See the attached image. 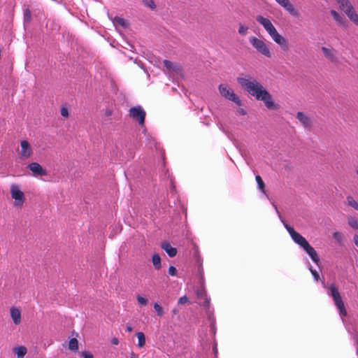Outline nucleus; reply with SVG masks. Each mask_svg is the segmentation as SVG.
Returning a JSON list of instances; mask_svg holds the SVG:
<instances>
[{
  "label": "nucleus",
  "instance_id": "obj_2",
  "mask_svg": "<svg viewBox=\"0 0 358 358\" xmlns=\"http://www.w3.org/2000/svg\"><path fill=\"white\" fill-rule=\"evenodd\" d=\"M256 20L264 27L271 38L280 45L283 51H287L289 50L288 40L278 32L269 19L262 15H258L256 17Z\"/></svg>",
  "mask_w": 358,
  "mask_h": 358
},
{
  "label": "nucleus",
  "instance_id": "obj_48",
  "mask_svg": "<svg viewBox=\"0 0 358 358\" xmlns=\"http://www.w3.org/2000/svg\"><path fill=\"white\" fill-rule=\"evenodd\" d=\"M309 270H310V273H312V275H313V268L311 265H309Z\"/></svg>",
  "mask_w": 358,
  "mask_h": 358
},
{
  "label": "nucleus",
  "instance_id": "obj_25",
  "mask_svg": "<svg viewBox=\"0 0 358 358\" xmlns=\"http://www.w3.org/2000/svg\"><path fill=\"white\" fill-rule=\"evenodd\" d=\"M337 3L339 4L341 9L343 11H345V9H348V8L352 6L349 0H340Z\"/></svg>",
  "mask_w": 358,
  "mask_h": 358
},
{
  "label": "nucleus",
  "instance_id": "obj_12",
  "mask_svg": "<svg viewBox=\"0 0 358 358\" xmlns=\"http://www.w3.org/2000/svg\"><path fill=\"white\" fill-rule=\"evenodd\" d=\"M28 168L36 177L47 175V171L38 163L32 162L29 164Z\"/></svg>",
  "mask_w": 358,
  "mask_h": 358
},
{
  "label": "nucleus",
  "instance_id": "obj_39",
  "mask_svg": "<svg viewBox=\"0 0 358 358\" xmlns=\"http://www.w3.org/2000/svg\"><path fill=\"white\" fill-rule=\"evenodd\" d=\"M314 260H315V264H316L320 267V264H319L320 259H319V257L317 255L315 251V258H314Z\"/></svg>",
  "mask_w": 358,
  "mask_h": 358
},
{
  "label": "nucleus",
  "instance_id": "obj_51",
  "mask_svg": "<svg viewBox=\"0 0 358 358\" xmlns=\"http://www.w3.org/2000/svg\"><path fill=\"white\" fill-rule=\"evenodd\" d=\"M211 329H214V326H213V324H212Z\"/></svg>",
  "mask_w": 358,
  "mask_h": 358
},
{
  "label": "nucleus",
  "instance_id": "obj_5",
  "mask_svg": "<svg viewBox=\"0 0 358 358\" xmlns=\"http://www.w3.org/2000/svg\"><path fill=\"white\" fill-rule=\"evenodd\" d=\"M249 41L252 45L254 48L257 50V52L264 55L266 57H271L272 54L270 51L268 45L261 39L257 38L255 36H251L249 38Z\"/></svg>",
  "mask_w": 358,
  "mask_h": 358
},
{
  "label": "nucleus",
  "instance_id": "obj_50",
  "mask_svg": "<svg viewBox=\"0 0 358 358\" xmlns=\"http://www.w3.org/2000/svg\"><path fill=\"white\" fill-rule=\"evenodd\" d=\"M213 351H214V352H215V354L217 353V348H216V346H214V347H213Z\"/></svg>",
  "mask_w": 358,
  "mask_h": 358
},
{
  "label": "nucleus",
  "instance_id": "obj_47",
  "mask_svg": "<svg viewBox=\"0 0 358 358\" xmlns=\"http://www.w3.org/2000/svg\"><path fill=\"white\" fill-rule=\"evenodd\" d=\"M131 358H138V355H136V354H134V352H132L131 354Z\"/></svg>",
  "mask_w": 358,
  "mask_h": 358
},
{
  "label": "nucleus",
  "instance_id": "obj_21",
  "mask_svg": "<svg viewBox=\"0 0 358 358\" xmlns=\"http://www.w3.org/2000/svg\"><path fill=\"white\" fill-rule=\"evenodd\" d=\"M14 351L17 355V358H23L27 352V348L24 346H19L15 348Z\"/></svg>",
  "mask_w": 358,
  "mask_h": 358
},
{
  "label": "nucleus",
  "instance_id": "obj_24",
  "mask_svg": "<svg viewBox=\"0 0 358 358\" xmlns=\"http://www.w3.org/2000/svg\"><path fill=\"white\" fill-rule=\"evenodd\" d=\"M138 338V346L143 348L145 344V337L143 332H138L136 334Z\"/></svg>",
  "mask_w": 358,
  "mask_h": 358
},
{
  "label": "nucleus",
  "instance_id": "obj_26",
  "mask_svg": "<svg viewBox=\"0 0 358 358\" xmlns=\"http://www.w3.org/2000/svg\"><path fill=\"white\" fill-rule=\"evenodd\" d=\"M333 238L336 241V243L339 245L342 244V242L344 240V236L342 233L338 231H335L333 233Z\"/></svg>",
  "mask_w": 358,
  "mask_h": 358
},
{
  "label": "nucleus",
  "instance_id": "obj_44",
  "mask_svg": "<svg viewBox=\"0 0 358 358\" xmlns=\"http://www.w3.org/2000/svg\"><path fill=\"white\" fill-rule=\"evenodd\" d=\"M319 279H320V275H319L318 273L316 271H315V280L317 281Z\"/></svg>",
  "mask_w": 358,
  "mask_h": 358
},
{
  "label": "nucleus",
  "instance_id": "obj_41",
  "mask_svg": "<svg viewBox=\"0 0 358 358\" xmlns=\"http://www.w3.org/2000/svg\"><path fill=\"white\" fill-rule=\"evenodd\" d=\"M288 0H275V1L281 6H282Z\"/></svg>",
  "mask_w": 358,
  "mask_h": 358
},
{
  "label": "nucleus",
  "instance_id": "obj_3",
  "mask_svg": "<svg viewBox=\"0 0 358 358\" xmlns=\"http://www.w3.org/2000/svg\"><path fill=\"white\" fill-rule=\"evenodd\" d=\"M273 206L278 215V217L283 224L285 229L287 230L288 233L289 234L292 239L300 245L310 256V257L313 260V248L310 245L308 242L306 240L304 237H303L300 234H299L297 231L294 230V229L289 226L281 217L280 212L278 210V208L276 205L273 203Z\"/></svg>",
  "mask_w": 358,
  "mask_h": 358
},
{
  "label": "nucleus",
  "instance_id": "obj_16",
  "mask_svg": "<svg viewBox=\"0 0 358 358\" xmlns=\"http://www.w3.org/2000/svg\"><path fill=\"white\" fill-rule=\"evenodd\" d=\"M162 248L168 254L170 257H173L177 255V249L176 248H173L167 242H164L162 244Z\"/></svg>",
  "mask_w": 358,
  "mask_h": 358
},
{
  "label": "nucleus",
  "instance_id": "obj_42",
  "mask_svg": "<svg viewBox=\"0 0 358 358\" xmlns=\"http://www.w3.org/2000/svg\"><path fill=\"white\" fill-rule=\"evenodd\" d=\"M111 343H112L113 345H118V343H119V341H118V339H117V338H113V339H112Z\"/></svg>",
  "mask_w": 358,
  "mask_h": 358
},
{
  "label": "nucleus",
  "instance_id": "obj_9",
  "mask_svg": "<svg viewBox=\"0 0 358 358\" xmlns=\"http://www.w3.org/2000/svg\"><path fill=\"white\" fill-rule=\"evenodd\" d=\"M21 149L18 150L20 158L22 160L27 159L32 155V149L29 143L23 140L20 143Z\"/></svg>",
  "mask_w": 358,
  "mask_h": 358
},
{
  "label": "nucleus",
  "instance_id": "obj_35",
  "mask_svg": "<svg viewBox=\"0 0 358 358\" xmlns=\"http://www.w3.org/2000/svg\"><path fill=\"white\" fill-rule=\"evenodd\" d=\"M61 115L63 117H67L69 116V110L66 108L63 107L61 108Z\"/></svg>",
  "mask_w": 358,
  "mask_h": 358
},
{
  "label": "nucleus",
  "instance_id": "obj_52",
  "mask_svg": "<svg viewBox=\"0 0 358 358\" xmlns=\"http://www.w3.org/2000/svg\"><path fill=\"white\" fill-rule=\"evenodd\" d=\"M357 173L358 174V169H357Z\"/></svg>",
  "mask_w": 358,
  "mask_h": 358
},
{
  "label": "nucleus",
  "instance_id": "obj_13",
  "mask_svg": "<svg viewBox=\"0 0 358 358\" xmlns=\"http://www.w3.org/2000/svg\"><path fill=\"white\" fill-rule=\"evenodd\" d=\"M296 118L302 124V125L306 128L310 129L311 127V120L310 119L303 114L301 112L297 113Z\"/></svg>",
  "mask_w": 358,
  "mask_h": 358
},
{
  "label": "nucleus",
  "instance_id": "obj_15",
  "mask_svg": "<svg viewBox=\"0 0 358 358\" xmlns=\"http://www.w3.org/2000/svg\"><path fill=\"white\" fill-rule=\"evenodd\" d=\"M344 12L352 22L358 25V14L354 10L353 6L345 9Z\"/></svg>",
  "mask_w": 358,
  "mask_h": 358
},
{
  "label": "nucleus",
  "instance_id": "obj_45",
  "mask_svg": "<svg viewBox=\"0 0 358 358\" xmlns=\"http://www.w3.org/2000/svg\"><path fill=\"white\" fill-rule=\"evenodd\" d=\"M132 330H133V328H132V327H131V326H130V325L127 326V331L130 332V331H131Z\"/></svg>",
  "mask_w": 358,
  "mask_h": 358
},
{
  "label": "nucleus",
  "instance_id": "obj_11",
  "mask_svg": "<svg viewBox=\"0 0 358 358\" xmlns=\"http://www.w3.org/2000/svg\"><path fill=\"white\" fill-rule=\"evenodd\" d=\"M196 295L199 300H202V301L199 302V304L204 308H208L210 299L207 296L205 289L201 287V289H198L196 292Z\"/></svg>",
  "mask_w": 358,
  "mask_h": 358
},
{
  "label": "nucleus",
  "instance_id": "obj_30",
  "mask_svg": "<svg viewBox=\"0 0 358 358\" xmlns=\"http://www.w3.org/2000/svg\"><path fill=\"white\" fill-rule=\"evenodd\" d=\"M255 179H256V181L257 182L259 189H261L264 192L265 185H264V182H263L262 178L259 176H256Z\"/></svg>",
  "mask_w": 358,
  "mask_h": 358
},
{
  "label": "nucleus",
  "instance_id": "obj_14",
  "mask_svg": "<svg viewBox=\"0 0 358 358\" xmlns=\"http://www.w3.org/2000/svg\"><path fill=\"white\" fill-rule=\"evenodd\" d=\"M10 313L13 322L15 324H19L21 322V313L18 308L12 307L10 310Z\"/></svg>",
  "mask_w": 358,
  "mask_h": 358
},
{
  "label": "nucleus",
  "instance_id": "obj_6",
  "mask_svg": "<svg viewBox=\"0 0 358 358\" xmlns=\"http://www.w3.org/2000/svg\"><path fill=\"white\" fill-rule=\"evenodd\" d=\"M219 91L220 94L225 99H229L238 106L241 105V101L238 96L234 92V91L226 84H221L219 86Z\"/></svg>",
  "mask_w": 358,
  "mask_h": 358
},
{
  "label": "nucleus",
  "instance_id": "obj_49",
  "mask_svg": "<svg viewBox=\"0 0 358 358\" xmlns=\"http://www.w3.org/2000/svg\"><path fill=\"white\" fill-rule=\"evenodd\" d=\"M172 313H173V315H176V314L178 313V310L177 309H173V310H172Z\"/></svg>",
  "mask_w": 358,
  "mask_h": 358
},
{
  "label": "nucleus",
  "instance_id": "obj_46",
  "mask_svg": "<svg viewBox=\"0 0 358 358\" xmlns=\"http://www.w3.org/2000/svg\"><path fill=\"white\" fill-rule=\"evenodd\" d=\"M28 17H30V13L29 10H27L26 14H25V18H28Z\"/></svg>",
  "mask_w": 358,
  "mask_h": 358
},
{
  "label": "nucleus",
  "instance_id": "obj_20",
  "mask_svg": "<svg viewBox=\"0 0 358 358\" xmlns=\"http://www.w3.org/2000/svg\"><path fill=\"white\" fill-rule=\"evenodd\" d=\"M152 262L155 269L159 270L161 268V258L158 254L152 255Z\"/></svg>",
  "mask_w": 358,
  "mask_h": 358
},
{
  "label": "nucleus",
  "instance_id": "obj_43",
  "mask_svg": "<svg viewBox=\"0 0 358 358\" xmlns=\"http://www.w3.org/2000/svg\"><path fill=\"white\" fill-rule=\"evenodd\" d=\"M354 242H355V244L356 245V246L358 247V235H355L354 236Z\"/></svg>",
  "mask_w": 358,
  "mask_h": 358
},
{
  "label": "nucleus",
  "instance_id": "obj_10",
  "mask_svg": "<svg viewBox=\"0 0 358 358\" xmlns=\"http://www.w3.org/2000/svg\"><path fill=\"white\" fill-rule=\"evenodd\" d=\"M331 15L332 16L334 20L336 22V24L341 27L346 28L348 26V21L345 17L341 14L336 11L335 10H331L330 11Z\"/></svg>",
  "mask_w": 358,
  "mask_h": 358
},
{
  "label": "nucleus",
  "instance_id": "obj_4",
  "mask_svg": "<svg viewBox=\"0 0 358 358\" xmlns=\"http://www.w3.org/2000/svg\"><path fill=\"white\" fill-rule=\"evenodd\" d=\"M329 295L333 298L334 303L339 310L340 315L345 317L347 315V311L342 300L341 296L338 288L335 285L331 284L329 287Z\"/></svg>",
  "mask_w": 358,
  "mask_h": 358
},
{
  "label": "nucleus",
  "instance_id": "obj_8",
  "mask_svg": "<svg viewBox=\"0 0 358 358\" xmlns=\"http://www.w3.org/2000/svg\"><path fill=\"white\" fill-rule=\"evenodd\" d=\"M10 194L12 198L15 199L14 206L21 207L24 201V196L17 185L10 186Z\"/></svg>",
  "mask_w": 358,
  "mask_h": 358
},
{
  "label": "nucleus",
  "instance_id": "obj_34",
  "mask_svg": "<svg viewBox=\"0 0 358 358\" xmlns=\"http://www.w3.org/2000/svg\"><path fill=\"white\" fill-rule=\"evenodd\" d=\"M169 274L171 276H176L177 275V269L173 266H170L169 268Z\"/></svg>",
  "mask_w": 358,
  "mask_h": 358
},
{
  "label": "nucleus",
  "instance_id": "obj_28",
  "mask_svg": "<svg viewBox=\"0 0 358 358\" xmlns=\"http://www.w3.org/2000/svg\"><path fill=\"white\" fill-rule=\"evenodd\" d=\"M114 23H116L123 27H125L127 25V21L120 17H115L114 18Z\"/></svg>",
  "mask_w": 358,
  "mask_h": 358
},
{
  "label": "nucleus",
  "instance_id": "obj_18",
  "mask_svg": "<svg viewBox=\"0 0 358 358\" xmlns=\"http://www.w3.org/2000/svg\"><path fill=\"white\" fill-rule=\"evenodd\" d=\"M322 50L324 55V56L331 60V62H334L336 60L334 51L333 50L328 49L325 47L322 48Z\"/></svg>",
  "mask_w": 358,
  "mask_h": 358
},
{
  "label": "nucleus",
  "instance_id": "obj_29",
  "mask_svg": "<svg viewBox=\"0 0 358 358\" xmlns=\"http://www.w3.org/2000/svg\"><path fill=\"white\" fill-rule=\"evenodd\" d=\"M143 3L145 6L151 9H155L156 8L155 3L153 0H143Z\"/></svg>",
  "mask_w": 358,
  "mask_h": 358
},
{
  "label": "nucleus",
  "instance_id": "obj_17",
  "mask_svg": "<svg viewBox=\"0 0 358 358\" xmlns=\"http://www.w3.org/2000/svg\"><path fill=\"white\" fill-rule=\"evenodd\" d=\"M282 7L284 8L290 15L295 17L299 15L298 11L289 0Z\"/></svg>",
  "mask_w": 358,
  "mask_h": 358
},
{
  "label": "nucleus",
  "instance_id": "obj_40",
  "mask_svg": "<svg viewBox=\"0 0 358 358\" xmlns=\"http://www.w3.org/2000/svg\"><path fill=\"white\" fill-rule=\"evenodd\" d=\"M237 113L241 115H245L246 114V112L243 108H240L237 110Z\"/></svg>",
  "mask_w": 358,
  "mask_h": 358
},
{
  "label": "nucleus",
  "instance_id": "obj_1",
  "mask_svg": "<svg viewBox=\"0 0 358 358\" xmlns=\"http://www.w3.org/2000/svg\"><path fill=\"white\" fill-rule=\"evenodd\" d=\"M237 81L257 100L262 101L268 109L275 110L279 108L278 104L273 101L271 95L256 79L238 77Z\"/></svg>",
  "mask_w": 358,
  "mask_h": 358
},
{
  "label": "nucleus",
  "instance_id": "obj_37",
  "mask_svg": "<svg viewBox=\"0 0 358 358\" xmlns=\"http://www.w3.org/2000/svg\"><path fill=\"white\" fill-rule=\"evenodd\" d=\"M81 356L83 357V358H94L93 357V355L88 352H86V351H83L81 352Z\"/></svg>",
  "mask_w": 358,
  "mask_h": 358
},
{
  "label": "nucleus",
  "instance_id": "obj_23",
  "mask_svg": "<svg viewBox=\"0 0 358 358\" xmlns=\"http://www.w3.org/2000/svg\"><path fill=\"white\" fill-rule=\"evenodd\" d=\"M348 224L354 229H358V222L354 216H349L348 217Z\"/></svg>",
  "mask_w": 358,
  "mask_h": 358
},
{
  "label": "nucleus",
  "instance_id": "obj_36",
  "mask_svg": "<svg viewBox=\"0 0 358 358\" xmlns=\"http://www.w3.org/2000/svg\"><path fill=\"white\" fill-rule=\"evenodd\" d=\"M113 114V110L111 108H107L105 110L104 115L106 117L111 116Z\"/></svg>",
  "mask_w": 358,
  "mask_h": 358
},
{
  "label": "nucleus",
  "instance_id": "obj_19",
  "mask_svg": "<svg viewBox=\"0 0 358 358\" xmlns=\"http://www.w3.org/2000/svg\"><path fill=\"white\" fill-rule=\"evenodd\" d=\"M345 203L348 206L353 208L355 210H358V202L351 195L347 196Z\"/></svg>",
  "mask_w": 358,
  "mask_h": 358
},
{
  "label": "nucleus",
  "instance_id": "obj_54",
  "mask_svg": "<svg viewBox=\"0 0 358 358\" xmlns=\"http://www.w3.org/2000/svg\"><path fill=\"white\" fill-rule=\"evenodd\" d=\"M357 354H358V351H357Z\"/></svg>",
  "mask_w": 358,
  "mask_h": 358
},
{
  "label": "nucleus",
  "instance_id": "obj_32",
  "mask_svg": "<svg viewBox=\"0 0 358 358\" xmlns=\"http://www.w3.org/2000/svg\"><path fill=\"white\" fill-rule=\"evenodd\" d=\"M137 301L138 303L141 306H146L148 303V299L140 295L137 296Z\"/></svg>",
  "mask_w": 358,
  "mask_h": 358
},
{
  "label": "nucleus",
  "instance_id": "obj_7",
  "mask_svg": "<svg viewBox=\"0 0 358 358\" xmlns=\"http://www.w3.org/2000/svg\"><path fill=\"white\" fill-rule=\"evenodd\" d=\"M145 115V111L141 106H136L129 109V115L142 127L144 125Z\"/></svg>",
  "mask_w": 358,
  "mask_h": 358
},
{
  "label": "nucleus",
  "instance_id": "obj_38",
  "mask_svg": "<svg viewBox=\"0 0 358 358\" xmlns=\"http://www.w3.org/2000/svg\"><path fill=\"white\" fill-rule=\"evenodd\" d=\"M187 301H188L187 297L186 296H182V297H180V298L179 299V300H178V304H181V305H182V304H185V303H187Z\"/></svg>",
  "mask_w": 358,
  "mask_h": 358
},
{
  "label": "nucleus",
  "instance_id": "obj_27",
  "mask_svg": "<svg viewBox=\"0 0 358 358\" xmlns=\"http://www.w3.org/2000/svg\"><path fill=\"white\" fill-rule=\"evenodd\" d=\"M153 307L155 310L157 312L158 316L162 317L164 315V311L159 304H158L157 303H155Z\"/></svg>",
  "mask_w": 358,
  "mask_h": 358
},
{
  "label": "nucleus",
  "instance_id": "obj_33",
  "mask_svg": "<svg viewBox=\"0 0 358 358\" xmlns=\"http://www.w3.org/2000/svg\"><path fill=\"white\" fill-rule=\"evenodd\" d=\"M163 64H164V67H166L169 70L172 69L173 67V64L169 60H164Z\"/></svg>",
  "mask_w": 358,
  "mask_h": 358
},
{
  "label": "nucleus",
  "instance_id": "obj_53",
  "mask_svg": "<svg viewBox=\"0 0 358 358\" xmlns=\"http://www.w3.org/2000/svg\"><path fill=\"white\" fill-rule=\"evenodd\" d=\"M336 2H338V1H339L340 0H336Z\"/></svg>",
  "mask_w": 358,
  "mask_h": 358
},
{
  "label": "nucleus",
  "instance_id": "obj_31",
  "mask_svg": "<svg viewBox=\"0 0 358 358\" xmlns=\"http://www.w3.org/2000/svg\"><path fill=\"white\" fill-rule=\"evenodd\" d=\"M248 29V27L244 26V25L240 24L239 29H238V33L242 36H245L247 34Z\"/></svg>",
  "mask_w": 358,
  "mask_h": 358
},
{
  "label": "nucleus",
  "instance_id": "obj_22",
  "mask_svg": "<svg viewBox=\"0 0 358 358\" xmlns=\"http://www.w3.org/2000/svg\"><path fill=\"white\" fill-rule=\"evenodd\" d=\"M69 349L71 351H77L78 349V342L75 338H71L69 342Z\"/></svg>",
  "mask_w": 358,
  "mask_h": 358
}]
</instances>
